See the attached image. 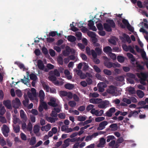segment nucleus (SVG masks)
I'll use <instances>...</instances> for the list:
<instances>
[{
	"label": "nucleus",
	"mask_w": 148,
	"mask_h": 148,
	"mask_svg": "<svg viewBox=\"0 0 148 148\" xmlns=\"http://www.w3.org/2000/svg\"><path fill=\"white\" fill-rule=\"evenodd\" d=\"M123 141V139L122 137L119 138L116 142L115 140H112L108 144L109 146L112 147V148H118L119 146V144L122 143Z\"/></svg>",
	"instance_id": "obj_1"
},
{
	"label": "nucleus",
	"mask_w": 148,
	"mask_h": 148,
	"mask_svg": "<svg viewBox=\"0 0 148 148\" xmlns=\"http://www.w3.org/2000/svg\"><path fill=\"white\" fill-rule=\"evenodd\" d=\"M117 89L116 87L113 85H110L108 87V88L107 89L106 91L109 94H111L114 95L116 96L115 95V92L117 90Z\"/></svg>",
	"instance_id": "obj_2"
},
{
	"label": "nucleus",
	"mask_w": 148,
	"mask_h": 148,
	"mask_svg": "<svg viewBox=\"0 0 148 148\" xmlns=\"http://www.w3.org/2000/svg\"><path fill=\"white\" fill-rule=\"evenodd\" d=\"M37 65L38 68L40 70H44L45 72L48 71V69L46 68H45V65L42 60H38L37 62Z\"/></svg>",
	"instance_id": "obj_3"
},
{
	"label": "nucleus",
	"mask_w": 148,
	"mask_h": 148,
	"mask_svg": "<svg viewBox=\"0 0 148 148\" xmlns=\"http://www.w3.org/2000/svg\"><path fill=\"white\" fill-rule=\"evenodd\" d=\"M12 103L13 107L15 108H18L21 104L20 100L18 98H16L15 100H13Z\"/></svg>",
	"instance_id": "obj_4"
},
{
	"label": "nucleus",
	"mask_w": 148,
	"mask_h": 148,
	"mask_svg": "<svg viewBox=\"0 0 148 148\" xmlns=\"http://www.w3.org/2000/svg\"><path fill=\"white\" fill-rule=\"evenodd\" d=\"M2 129V132L4 136L7 137L8 136V133L9 132V128L6 125L3 124Z\"/></svg>",
	"instance_id": "obj_5"
},
{
	"label": "nucleus",
	"mask_w": 148,
	"mask_h": 148,
	"mask_svg": "<svg viewBox=\"0 0 148 148\" xmlns=\"http://www.w3.org/2000/svg\"><path fill=\"white\" fill-rule=\"evenodd\" d=\"M116 111V108L114 107L110 108L105 113V116L108 117H111L112 116V114Z\"/></svg>",
	"instance_id": "obj_6"
},
{
	"label": "nucleus",
	"mask_w": 148,
	"mask_h": 148,
	"mask_svg": "<svg viewBox=\"0 0 148 148\" xmlns=\"http://www.w3.org/2000/svg\"><path fill=\"white\" fill-rule=\"evenodd\" d=\"M122 22L127 27V28L129 31L131 32H133V29L131 25L127 20L123 19L122 20Z\"/></svg>",
	"instance_id": "obj_7"
},
{
	"label": "nucleus",
	"mask_w": 148,
	"mask_h": 148,
	"mask_svg": "<svg viewBox=\"0 0 148 148\" xmlns=\"http://www.w3.org/2000/svg\"><path fill=\"white\" fill-rule=\"evenodd\" d=\"M109 101H101L98 104V107L100 108H106V106L109 104Z\"/></svg>",
	"instance_id": "obj_8"
},
{
	"label": "nucleus",
	"mask_w": 148,
	"mask_h": 148,
	"mask_svg": "<svg viewBox=\"0 0 148 148\" xmlns=\"http://www.w3.org/2000/svg\"><path fill=\"white\" fill-rule=\"evenodd\" d=\"M108 124V122L106 121L101 122L99 125V126L97 128L98 130H102L105 128V126Z\"/></svg>",
	"instance_id": "obj_9"
},
{
	"label": "nucleus",
	"mask_w": 148,
	"mask_h": 148,
	"mask_svg": "<svg viewBox=\"0 0 148 148\" xmlns=\"http://www.w3.org/2000/svg\"><path fill=\"white\" fill-rule=\"evenodd\" d=\"M3 104L8 109H11L12 107L11 104V101L9 100H4L3 102Z\"/></svg>",
	"instance_id": "obj_10"
},
{
	"label": "nucleus",
	"mask_w": 148,
	"mask_h": 148,
	"mask_svg": "<svg viewBox=\"0 0 148 148\" xmlns=\"http://www.w3.org/2000/svg\"><path fill=\"white\" fill-rule=\"evenodd\" d=\"M106 143V139L103 138H100L99 143L97 145V147H103Z\"/></svg>",
	"instance_id": "obj_11"
},
{
	"label": "nucleus",
	"mask_w": 148,
	"mask_h": 148,
	"mask_svg": "<svg viewBox=\"0 0 148 148\" xmlns=\"http://www.w3.org/2000/svg\"><path fill=\"white\" fill-rule=\"evenodd\" d=\"M48 104L53 107H56L58 106V104L56 103V100L53 99H51L50 101L48 102Z\"/></svg>",
	"instance_id": "obj_12"
},
{
	"label": "nucleus",
	"mask_w": 148,
	"mask_h": 148,
	"mask_svg": "<svg viewBox=\"0 0 148 148\" xmlns=\"http://www.w3.org/2000/svg\"><path fill=\"white\" fill-rule=\"evenodd\" d=\"M46 118L48 121L51 123H55L56 121H57L58 119L57 118H53L51 116L46 117Z\"/></svg>",
	"instance_id": "obj_13"
},
{
	"label": "nucleus",
	"mask_w": 148,
	"mask_h": 148,
	"mask_svg": "<svg viewBox=\"0 0 148 148\" xmlns=\"http://www.w3.org/2000/svg\"><path fill=\"white\" fill-rule=\"evenodd\" d=\"M103 27L104 29L107 32H110L112 31V29L110 25L108 23H104Z\"/></svg>",
	"instance_id": "obj_14"
},
{
	"label": "nucleus",
	"mask_w": 148,
	"mask_h": 148,
	"mask_svg": "<svg viewBox=\"0 0 148 148\" xmlns=\"http://www.w3.org/2000/svg\"><path fill=\"white\" fill-rule=\"evenodd\" d=\"M42 106H40L38 108V111L40 112L43 110V108L45 109H47V105L45 102H43L42 104Z\"/></svg>",
	"instance_id": "obj_15"
},
{
	"label": "nucleus",
	"mask_w": 148,
	"mask_h": 148,
	"mask_svg": "<svg viewBox=\"0 0 148 148\" xmlns=\"http://www.w3.org/2000/svg\"><path fill=\"white\" fill-rule=\"evenodd\" d=\"M106 22L110 25L111 28H114L115 27V24L113 20H106Z\"/></svg>",
	"instance_id": "obj_16"
},
{
	"label": "nucleus",
	"mask_w": 148,
	"mask_h": 148,
	"mask_svg": "<svg viewBox=\"0 0 148 148\" xmlns=\"http://www.w3.org/2000/svg\"><path fill=\"white\" fill-rule=\"evenodd\" d=\"M104 64L106 67L109 68L113 67V65H114V63L108 61L104 62Z\"/></svg>",
	"instance_id": "obj_17"
},
{
	"label": "nucleus",
	"mask_w": 148,
	"mask_h": 148,
	"mask_svg": "<svg viewBox=\"0 0 148 148\" xmlns=\"http://www.w3.org/2000/svg\"><path fill=\"white\" fill-rule=\"evenodd\" d=\"M67 39L68 40L71 42H73L76 40V37L73 35H69L68 36Z\"/></svg>",
	"instance_id": "obj_18"
},
{
	"label": "nucleus",
	"mask_w": 148,
	"mask_h": 148,
	"mask_svg": "<svg viewBox=\"0 0 148 148\" xmlns=\"http://www.w3.org/2000/svg\"><path fill=\"white\" fill-rule=\"evenodd\" d=\"M109 127L111 129V130L112 131H115L117 130V125L116 123H114L110 125Z\"/></svg>",
	"instance_id": "obj_19"
},
{
	"label": "nucleus",
	"mask_w": 148,
	"mask_h": 148,
	"mask_svg": "<svg viewBox=\"0 0 148 148\" xmlns=\"http://www.w3.org/2000/svg\"><path fill=\"white\" fill-rule=\"evenodd\" d=\"M74 87L73 84L70 83H67L64 85V87L66 89L69 90L73 89L74 88Z\"/></svg>",
	"instance_id": "obj_20"
},
{
	"label": "nucleus",
	"mask_w": 148,
	"mask_h": 148,
	"mask_svg": "<svg viewBox=\"0 0 148 148\" xmlns=\"http://www.w3.org/2000/svg\"><path fill=\"white\" fill-rule=\"evenodd\" d=\"M21 81L24 84L27 85L28 83L29 82V79L28 76H27V77H26L24 76V79H21Z\"/></svg>",
	"instance_id": "obj_21"
},
{
	"label": "nucleus",
	"mask_w": 148,
	"mask_h": 148,
	"mask_svg": "<svg viewBox=\"0 0 148 148\" xmlns=\"http://www.w3.org/2000/svg\"><path fill=\"white\" fill-rule=\"evenodd\" d=\"M39 97L41 101H43L45 98V93L42 90L40 91L39 94Z\"/></svg>",
	"instance_id": "obj_22"
},
{
	"label": "nucleus",
	"mask_w": 148,
	"mask_h": 148,
	"mask_svg": "<svg viewBox=\"0 0 148 148\" xmlns=\"http://www.w3.org/2000/svg\"><path fill=\"white\" fill-rule=\"evenodd\" d=\"M40 130V127L39 126L37 125H35L34 127L33 131L34 133L36 134L38 133Z\"/></svg>",
	"instance_id": "obj_23"
},
{
	"label": "nucleus",
	"mask_w": 148,
	"mask_h": 148,
	"mask_svg": "<svg viewBox=\"0 0 148 148\" xmlns=\"http://www.w3.org/2000/svg\"><path fill=\"white\" fill-rule=\"evenodd\" d=\"M103 51L105 53H107L111 52L112 49L110 47L108 46L105 47L103 48Z\"/></svg>",
	"instance_id": "obj_24"
},
{
	"label": "nucleus",
	"mask_w": 148,
	"mask_h": 148,
	"mask_svg": "<svg viewBox=\"0 0 148 148\" xmlns=\"http://www.w3.org/2000/svg\"><path fill=\"white\" fill-rule=\"evenodd\" d=\"M136 92L138 96L140 98H142L144 96L143 92L141 90H138Z\"/></svg>",
	"instance_id": "obj_25"
},
{
	"label": "nucleus",
	"mask_w": 148,
	"mask_h": 148,
	"mask_svg": "<svg viewBox=\"0 0 148 148\" xmlns=\"http://www.w3.org/2000/svg\"><path fill=\"white\" fill-rule=\"evenodd\" d=\"M36 138L35 137H32L31 138V139L29 141V144L31 145H34L36 143Z\"/></svg>",
	"instance_id": "obj_26"
},
{
	"label": "nucleus",
	"mask_w": 148,
	"mask_h": 148,
	"mask_svg": "<svg viewBox=\"0 0 148 148\" xmlns=\"http://www.w3.org/2000/svg\"><path fill=\"white\" fill-rule=\"evenodd\" d=\"M14 64H16L21 69H24L25 68L24 65L21 63L18 62H14Z\"/></svg>",
	"instance_id": "obj_27"
},
{
	"label": "nucleus",
	"mask_w": 148,
	"mask_h": 148,
	"mask_svg": "<svg viewBox=\"0 0 148 148\" xmlns=\"http://www.w3.org/2000/svg\"><path fill=\"white\" fill-rule=\"evenodd\" d=\"M127 56L129 59H131L132 61L133 62L135 61V58L134 57L133 55L131 53H127Z\"/></svg>",
	"instance_id": "obj_28"
},
{
	"label": "nucleus",
	"mask_w": 148,
	"mask_h": 148,
	"mask_svg": "<svg viewBox=\"0 0 148 148\" xmlns=\"http://www.w3.org/2000/svg\"><path fill=\"white\" fill-rule=\"evenodd\" d=\"M92 122V120L89 119L85 121L84 122H80L79 125H82L83 126H85L86 125Z\"/></svg>",
	"instance_id": "obj_29"
},
{
	"label": "nucleus",
	"mask_w": 148,
	"mask_h": 148,
	"mask_svg": "<svg viewBox=\"0 0 148 148\" xmlns=\"http://www.w3.org/2000/svg\"><path fill=\"white\" fill-rule=\"evenodd\" d=\"M117 60L120 63L123 62L125 60L124 57L121 56H118L117 57Z\"/></svg>",
	"instance_id": "obj_30"
},
{
	"label": "nucleus",
	"mask_w": 148,
	"mask_h": 148,
	"mask_svg": "<svg viewBox=\"0 0 148 148\" xmlns=\"http://www.w3.org/2000/svg\"><path fill=\"white\" fill-rule=\"evenodd\" d=\"M68 104L71 107H74L76 106V103L74 101H70L68 102Z\"/></svg>",
	"instance_id": "obj_31"
},
{
	"label": "nucleus",
	"mask_w": 148,
	"mask_h": 148,
	"mask_svg": "<svg viewBox=\"0 0 148 148\" xmlns=\"http://www.w3.org/2000/svg\"><path fill=\"white\" fill-rule=\"evenodd\" d=\"M88 35L91 37V38L96 37V34L95 32L89 31L88 33Z\"/></svg>",
	"instance_id": "obj_32"
},
{
	"label": "nucleus",
	"mask_w": 148,
	"mask_h": 148,
	"mask_svg": "<svg viewBox=\"0 0 148 148\" xmlns=\"http://www.w3.org/2000/svg\"><path fill=\"white\" fill-rule=\"evenodd\" d=\"M103 72L105 74L109 76L111 75L112 74L111 71L107 69H104Z\"/></svg>",
	"instance_id": "obj_33"
},
{
	"label": "nucleus",
	"mask_w": 148,
	"mask_h": 148,
	"mask_svg": "<svg viewBox=\"0 0 148 148\" xmlns=\"http://www.w3.org/2000/svg\"><path fill=\"white\" fill-rule=\"evenodd\" d=\"M42 86L44 89L46 90L47 92H49V87L45 83H44L42 84Z\"/></svg>",
	"instance_id": "obj_34"
},
{
	"label": "nucleus",
	"mask_w": 148,
	"mask_h": 148,
	"mask_svg": "<svg viewBox=\"0 0 148 148\" xmlns=\"http://www.w3.org/2000/svg\"><path fill=\"white\" fill-rule=\"evenodd\" d=\"M27 95L30 100H33L34 99V97H35L36 95L33 94L31 92H28L27 93Z\"/></svg>",
	"instance_id": "obj_35"
},
{
	"label": "nucleus",
	"mask_w": 148,
	"mask_h": 148,
	"mask_svg": "<svg viewBox=\"0 0 148 148\" xmlns=\"http://www.w3.org/2000/svg\"><path fill=\"white\" fill-rule=\"evenodd\" d=\"M123 36L126 38L127 41L129 43L131 42V40L129 36L126 34H124L123 35Z\"/></svg>",
	"instance_id": "obj_36"
},
{
	"label": "nucleus",
	"mask_w": 148,
	"mask_h": 148,
	"mask_svg": "<svg viewBox=\"0 0 148 148\" xmlns=\"http://www.w3.org/2000/svg\"><path fill=\"white\" fill-rule=\"evenodd\" d=\"M20 116L21 118L22 119H25L26 118V115L24 113V112L22 110H21L20 111Z\"/></svg>",
	"instance_id": "obj_37"
},
{
	"label": "nucleus",
	"mask_w": 148,
	"mask_h": 148,
	"mask_svg": "<svg viewBox=\"0 0 148 148\" xmlns=\"http://www.w3.org/2000/svg\"><path fill=\"white\" fill-rule=\"evenodd\" d=\"M107 142H109L111 140H114L115 139V137L113 135H109L107 137Z\"/></svg>",
	"instance_id": "obj_38"
},
{
	"label": "nucleus",
	"mask_w": 148,
	"mask_h": 148,
	"mask_svg": "<svg viewBox=\"0 0 148 148\" xmlns=\"http://www.w3.org/2000/svg\"><path fill=\"white\" fill-rule=\"evenodd\" d=\"M30 79L33 80H36L37 78L36 75L34 74L31 73L29 75Z\"/></svg>",
	"instance_id": "obj_39"
},
{
	"label": "nucleus",
	"mask_w": 148,
	"mask_h": 148,
	"mask_svg": "<svg viewBox=\"0 0 148 148\" xmlns=\"http://www.w3.org/2000/svg\"><path fill=\"white\" fill-rule=\"evenodd\" d=\"M116 79L117 81L122 82L124 80V78L122 76H118L116 77Z\"/></svg>",
	"instance_id": "obj_40"
},
{
	"label": "nucleus",
	"mask_w": 148,
	"mask_h": 148,
	"mask_svg": "<svg viewBox=\"0 0 148 148\" xmlns=\"http://www.w3.org/2000/svg\"><path fill=\"white\" fill-rule=\"evenodd\" d=\"M42 51L44 54L45 55H49L48 51L46 48L45 47H43L42 49Z\"/></svg>",
	"instance_id": "obj_41"
},
{
	"label": "nucleus",
	"mask_w": 148,
	"mask_h": 148,
	"mask_svg": "<svg viewBox=\"0 0 148 148\" xmlns=\"http://www.w3.org/2000/svg\"><path fill=\"white\" fill-rule=\"evenodd\" d=\"M57 61L58 64L62 65L63 64V58L61 56H59L57 59Z\"/></svg>",
	"instance_id": "obj_42"
},
{
	"label": "nucleus",
	"mask_w": 148,
	"mask_h": 148,
	"mask_svg": "<svg viewBox=\"0 0 148 148\" xmlns=\"http://www.w3.org/2000/svg\"><path fill=\"white\" fill-rule=\"evenodd\" d=\"M0 121L2 123H7V120L5 117L0 116Z\"/></svg>",
	"instance_id": "obj_43"
},
{
	"label": "nucleus",
	"mask_w": 148,
	"mask_h": 148,
	"mask_svg": "<svg viewBox=\"0 0 148 148\" xmlns=\"http://www.w3.org/2000/svg\"><path fill=\"white\" fill-rule=\"evenodd\" d=\"M95 50L98 55H99L101 54L102 52L101 49L99 47H96L95 49Z\"/></svg>",
	"instance_id": "obj_44"
},
{
	"label": "nucleus",
	"mask_w": 148,
	"mask_h": 148,
	"mask_svg": "<svg viewBox=\"0 0 148 148\" xmlns=\"http://www.w3.org/2000/svg\"><path fill=\"white\" fill-rule=\"evenodd\" d=\"M29 102V100L28 98H25V100L23 101V103L24 106H27L28 103Z\"/></svg>",
	"instance_id": "obj_45"
},
{
	"label": "nucleus",
	"mask_w": 148,
	"mask_h": 148,
	"mask_svg": "<svg viewBox=\"0 0 148 148\" xmlns=\"http://www.w3.org/2000/svg\"><path fill=\"white\" fill-rule=\"evenodd\" d=\"M86 119L85 117L83 116H79L77 117V120L79 121H85Z\"/></svg>",
	"instance_id": "obj_46"
},
{
	"label": "nucleus",
	"mask_w": 148,
	"mask_h": 148,
	"mask_svg": "<svg viewBox=\"0 0 148 148\" xmlns=\"http://www.w3.org/2000/svg\"><path fill=\"white\" fill-rule=\"evenodd\" d=\"M5 110L4 106H2L0 109V115L2 116L5 113Z\"/></svg>",
	"instance_id": "obj_47"
},
{
	"label": "nucleus",
	"mask_w": 148,
	"mask_h": 148,
	"mask_svg": "<svg viewBox=\"0 0 148 148\" xmlns=\"http://www.w3.org/2000/svg\"><path fill=\"white\" fill-rule=\"evenodd\" d=\"M105 119V117H97L95 119V121L97 122H99Z\"/></svg>",
	"instance_id": "obj_48"
},
{
	"label": "nucleus",
	"mask_w": 148,
	"mask_h": 148,
	"mask_svg": "<svg viewBox=\"0 0 148 148\" xmlns=\"http://www.w3.org/2000/svg\"><path fill=\"white\" fill-rule=\"evenodd\" d=\"M14 130L16 133L19 132L20 131V127L18 125H16L14 127Z\"/></svg>",
	"instance_id": "obj_49"
},
{
	"label": "nucleus",
	"mask_w": 148,
	"mask_h": 148,
	"mask_svg": "<svg viewBox=\"0 0 148 148\" xmlns=\"http://www.w3.org/2000/svg\"><path fill=\"white\" fill-rule=\"evenodd\" d=\"M97 27L99 30H102L103 29V27L101 23H99L97 24Z\"/></svg>",
	"instance_id": "obj_50"
},
{
	"label": "nucleus",
	"mask_w": 148,
	"mask_h": 148,
	"mask_svg": "<svg viewBox=\"0 0 148 148\" xmlns=\"http://www.w3.org/2000/svg\"><path fill=\"white\" fill-rule=\"evenodd\" d=\"M53 74L57 77H59L60 75V73L57 69H55L54 70Z\"/></svg>",
	"instance_id": "obj_51"
},
{
	"label": "nucleus",
	"mask_w": 148,
	"mask_h": 148,
	"mask_svg": "<svg viewBox=\"0 0 148 148\" xmlns=\"http://www.w3.org/2000/svg\"><path fill=\"white\" fill-rule=\"evenodd\" d=\"M50 115L52 117H54L55 118H57V117L58 116V114L56 112L53 110L52 111Z\"/></svg>",
	"instance_id": "obj_52"
},
{
	"label": "nucleus",
	"mask_w": 148,
	"mask_h": 148,
	"mask_svg": "<svg viewBox=\"0 0 148 148\" xmlns=\"http://www.w3.org/2000/svg\"><path fill=\"white\" fill-rule=\"evenodd\" d=\"M27 129L28 130L30 131L32 129V125L30 122H29L28 124Z\"/></svg>",
	"instance_id": "obj_53"
},
{
	"label": "nucleus",
	"mask_w": 148,
	"mask_h": 148,
	"mask_svg": "<svg viewBox=\"0 0 148 148\" xmlns=\"http://www.w3.org/2000/svg\"><path fill=\"white\" fill-rule=\"evenodd\" d=\"M123 101L124 102L126 103L127 104H129L131 103V100L128 99L126 98H124L123 99Z\"/></svg>",
	"instance_id": "obj_54"
},
{
	"label": "nucleus",
	"mask_w": 148,
	"mask_h": 148,
	"mask_svg": "<svg viewBox=\"0 0 148 148\" xmlns=\"http://www.w3.org/2000/svg\"><path fill=\"white\" fill-rule=\"evenodd\" d=\"M70 138H68L64 140V143L65 146V147H67L69 145V142H70Z\"/></svg>",
	"instance_id": "obj_55"
},
{
	"label": "nucleus",
	"mask_w": 148,
	"mask_h": 148,
	"mask_svg": "<svg viewBox=\"0 0 148 148\" xmlns=\"http://www.w3.org/2000/svg\"><path fill=\"white\" fill-rule=\"evenodd\" d=\"M140 78L146 79L148 77V75L147 74L145 73H141Z\"/></svg>",
	"instance_id": "obj_56"
},
{
	"label": "nucleus",
	"mask_w": 148,
	"mask_h": 148,
	"mask_svg": "<svg viewBox=\"0 0 148 148\" xmlns=\"http://www.w3.org/2000/svg\"><path fill=\"white\" fill-rule=\"evenodd\" d=\"M93 68L95 71L97 73H99L101 71L100 69L96 65H94Z\"/></svg>",
	"instance_id": "obj_57"
},
{
	"label": "nucleus",
	"mask_w": 148,
	"mask_h": 148,
	"mask_svg": "<svg viewBox=\"0 0 148 148\" xmlns=\"http://www.w3.org/2000/svg\"><path fill=\"white\" fill-rule=\"evenodd\" d=\"M91 54L92 57L93 58H96L97 56V53L95 52V51L93 49H92L91 50Z\"/></svg>",
	"instance_id": "obj_58"
},
{
	"label": "nucleus",
	"mask_w": 148,
	"mask_h": 148,
	"mask_svg": "<svg viewBox=\"0 0 148 148\" xmlns=\"http://www.w3.org/2000/svg\"><path fill=\"white\" fill-rule=\"evenodd\" d=\"M48 78L50 80L53 82L56 81V77L54 75H51L49 76Z\"/></svg>",
	"instance_id": "obj_59"
},
{
	"label": "nucleus",
	"mask_w": 148,
	"mask_h": 148,
	"mask_svg": "<svg viewBox=\"0 0 148 148\" xmlns=\"http://www.w3.org/2000/svg\"><path fill=\"white\" fill-rule=\"evenodd\" d=\"M49 53L50 56L52 57L56 55L55 51L51 49H50L49 50Z\"/></svg>",
	"instance_id": "obj_60"
},
{
	"label": "nucleus",
	"mask_w": 148,
	"mask_h": 148,
	"mask_svg": "<svg viewBox=\"0 0 148 148\" xmlns=\"http://www.w3.org/2000/svg\"><path fill=\"white\" fill-rule=\"evenodd\" d=\"M60 96H66L67 95V92L64 91H60Z\"/></svg>",
	"instance_id": "obj_61"
},
{
	"label": "nucleus",
	"mask_w": 148,
	"mask_h": 148,
	"mask_svg": "<svg viewBox=\"0 0 148 148\" xmlns=\"http://www.w3.org/2000/svg\"><path fill=\"white\" fill-rule=\"evenodd\" d=\"M141 53V56L143 59H147V58L146 57V53L143 50Z\"/></svg>",
	"instance_id": "obj_62"
},
{
	"label": "nucleus",
	"mask_w": 148,
	"mask_h": 148,
	"mask_svg": "<svg viewBox=\"0 0 148 148\" xmlns=\"http://www.w3.org/2000/svg\"><path fill=\"white\" fill-rule=\"evenodd\" d=\"M128 90L130 93L133 94L135 93V89L133 87H130L128 88Z\"/></svg>",
	"instance_id": "obj_63"
},
{
	"label": "nucleus",
	"mask_w": 148,
	"mask_h": 148,
	"mask_svg": "<svg viewBox=\"0 0 148 148\" xmlns=\"http://www.w3.org/2000/svg\"><path fill=\"white\" fill-rule=\"evenodd\" d=\"M16 95L19 97H20L22 96V93L21 91L20 90H16Z\"/></svg>",
	"instance_id": "obj_64"
}]
</instances>
